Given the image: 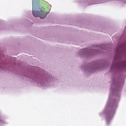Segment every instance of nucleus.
Masks as SVG:
<instances>
[{
    "instance_id": "obj_2",
    "label": "nucleus",
    "mask_w": 126,
    "mask_h": 126,
    "mask_svg": "<svg viewBox=\"0 0 126 126\" xmlns=\"http://www.w3.org/2000/svg\"><path fill=\"white\" fill-rule=\"evenodd\" d=\"M37 0H32V14L35 17H39L41 19H43L48 14L50 11V10L49 9L47 12H45V13H43V12L45 10V8L43 7H41L40 6H39L38 7L37 12L33 11V6L36 1Z\"/></svg>"
},
{
    "instance_id": "obj_7",
    "label": "nucleus",
    "mask_w": 126,
    "mask_h": 126,
    "mask_svg": "<svg viewBox=\"0 0 126 126\" xmlns=\"http://www.w3.org/2000/svg\"><path fill=\"white\" fill-rule=\"evenodd\" d=\"M113 82H114V81H113V80L112 81V84H114V83H113Z\"/></svg>"
},
{
    "instance_id": "obj_1",
    "label": "nucleus",
    "mask_w": 126,
    "mask_h": 126,
    "mask_svg": "<svg viewBox=\"0 0 126 126\" xmlns=\"http://www.w3.org/2000/svg\"><path fill=\"white\" fill-rule=\"evenodd\" d=\"M120 49L119 48H118L116 50V56H115L114 59L113 64L111 66L110 70L111 71H114V72H115V71L117 72L122 70L123 71V68L121 63L118 61L117 56L119 54H121L122 55L126 56V50H124L121 47H120Z\"/></svg>"
},
{
    "instance_id": "obj_5",
    "label": "nucleus",
    "mask_w": 126,
    "mask_h": 126,
    "mask_svg": "<svg viewBox=\"0 0 126 126\" xmlns=\"http://www.w3.org/2000/svg\"><path fill=\"white\" fill-rule=\"evenodd\" d=\"M89 50L87 49H84L83 50V51H84L83 52V53L84 54H87L88 55L90 54V53H89Z\"/></svg>"
},
{
    "instance_id": "obj_8",
    "label": "nucleus",
    "mask_w": 126,
    "mask_h": 126,
    "mask_svg": "<svg viewBox=\"0 0 126 126\" xmlns=\"http://www.w3.org/2000/svg\"><path fill=\"white\" fill-rule=\"evenodd\" d=\"M122 85H123V84H124V82H122Z\"/></svg>"
},
{
    "instance_id": "obj_10",
    "label": "nucleus",
    "mask_w": 126,
    "mask_h": 126,
    "mask_svg": "<svg viewBox=\"0 0 126 126\" xmlns=\"http://www.w3.org/2000/svg\"><path fill=\"white\" fill-rule=\"evenodd\" d=\"M119 56V57H120V56H120H120Z\"/></svg>"
},
{
    "instance_id": "obj_9",
    "label": "nucleus",
    "mask_w": 126,
    "mask_h": 126,
    "mask_svg": "<svg viewBox=\"0 0 126 126\" xmlns=\"http://www.w3.org/2000/svg\"><path fill=\"white\" fill-rule=\"evenodd\" d=\"M49 6H50L51 7V5L50 4V5H49Z\"/></svg>"
},
{
    "instance_id": "obj_4",
    "label": "nucleus",
    "mask_w": 126,
    "mask_h": 126,
    "mask_svg": "<svg viewBox=\"0 0 126 126\" xmlns=\"http://www.w3.org/2000/svg\"><path fill=\"white\" fill-rule=\"evenodd\" d=\"M120 63L123 70L125 69V67H126V62L125 61L120 62Z\"/></svg>"
},
{
    "instance_id": "obj_3",
    "label": "nucleus",
    "mask_w": 126,
    "mask_h": 126,
    "mask_svg": "<svg viewBox=\"0 0 126 126\" xmlns=\"http://www.w3.org/2000/svg\"><path fill=\"white\" fill-rule=\"evenodd\" d=\"M93 63L94 64L93 65L92 63H91L90 64V65H91V66L90 67V69L89 70L92 72H94V71H96V69H97V70L99 69L98 67L96 66V65L95 64H94V63Z\"/></svg>"
},
{
    "instance_id": "obj_6",
    "label": "nucleus",
    "mask_w": 126,
    "mask_h": 126,
    "mask_svg": "<svg viewBox=\"0 0 126 126\" xmlns=\"http://www.w3.org/2000/svg\"><path fill=\"white\" fill-rule=\"evenodd\" d=\"M90 51H91L92 52L91 53H92V54H94L95 53H96V52H97V51H95V50L94 49L91 50H90Z\"/></svg>"
}]
</instances>
